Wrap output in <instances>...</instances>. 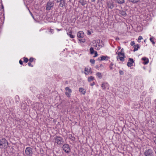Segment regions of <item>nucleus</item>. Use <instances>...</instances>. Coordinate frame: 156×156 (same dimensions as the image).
I'll return each instance as SVG.
<instances>
[{
    "instance_id": "19",
    "label": "nucleus",
    "mask_w": 156,
    "mask_h": 156,
    "mask_svg": "<svg viewBox=\"0 0 156 156\" xmlns=\"http://www.w3.org/2000/svg\"><path fill=\"white\" fill-rule=\"evenodd\" d=\"M116 1L119 4H122L124 2V0H116Z\"/></svg>"
},
{
    "instance_id": "43",
    "label": "nucleus",
    "mask_w": 156,
    "mask_h": 156,
    "mask_svg": "<svg viewBox=\"0 0 156 156\" xmlns=\"http://www.w3.org/2000/svg\"><path fill=\"white\" fill-rule=\"evenodd\" d=\"M95 47H97V44H96V45H95Z\"/></svg>"
},
{
    "instance_id": "6",
    "label": "nucleus",
    "mask_w": 156,
    "mask_h": 156,
    "mask_svg": "<svg viewBox=\"0 0 156 156\" xmlns=\"http://www.w3.org/2000/svg\"><path fill=\"white\" fill-rule=\"evenodd\" d=\"M63 150L66 153H68L70 151V148L68 144H64L62 147Z\"/></svg>"
},
{
    "instance_id": "1",
    "label": "nucleus",
    "mask_w": 156,
    "mask_h": 156,
    "mask_svg": "<svg viewBox=\"0 0 156 156\" xmlns=\"http://www.w3.org/2000/svg\"><path fill=\"white\" fill-rule=\"evenodd\" d=\"M8 143L5 138L0 139V147L1 148H6L8 147Z\"/></svg>"
},
{
    "instance_id": "9",
    "label": "nucleus",
    "mask_w": 156,
    "mask_h": 156,
    "mask_svg": "<svg viewBox=\"0 0 156 156\" xmlns=\"http://www.w3.org/2000/svg\"><path fill=\"white\" fill-rule=\"evenodd\" d=\"M107 6L109 8L113 9L114 7L113 2L112 1H109L107 2Z\"/></svg>"
},
{
    "instance_id": "11",
    "label": "nucleus",
    "mask_w": 156,
    "mask_h": 156,
    "mask_svg": "<svg viewBox=\"0 0 156 156\" xmlns=\"http://www.w3.org/2000/svg\"><path fill=\"white\" fill-rule=\"evenodd\" d=\"M109 58V57L107 56H104L101 57V59H99V58H98V59L100 61H102L105 60H108Z\"/></svg>"
},
{
    "instance_id": "5",
    "label": "nucleus",
    "mask_w": 156,
    "mask_h": 156,
    "mask_svg": "<svg viewBox=\"0 0 156 156\" xmlns=\"http://www.w3.org/2000/svg\"><path fill=\"white\" fill-rule=\"evenodd\" d=\"M54 5V3L53 2L49 1L47 3L46 6V9L47 10H49L50 9L51 7Z\"/></svg>"
},
{
    "instance_id": "28",
    "label": "nucleus",
    "mask_w": 156,
    "mask_h": 156,
    "mask_svg": "<svg viewBox=\"0 0 156 156\" xmlns=\"http://www.w3.org/2000/svg\"><path fill=\"white\" fill-rule=\"evenodd\" d=\"M94 54H95V55L94 56V57H96L98 55V54L97 53V52L96 51L95 52Z\"/></svg>"
},
{
    "instance_id": "32",
    "label": "nucleus",
    "mask_w": 156,
    "mask_h": 156,
    "mask_svg": "<svg viewBox=\"0 0 156 156\" xmlns=\"http://www.w3.org/2000/svg\"><path fill=\"white\" fill-rule=\"evenodd\" d=\"M33 60H34V58H30L29 59L30 61V62H33Z\"/></svg>"
},
{
    "instance_id": "39",
    "label": "nucleus",
    "mask_w": 156,
    "mask_h": 156,
    "mask_svg": "<svg viewBox=\"0 0 156 156\" xmlns=\"http://www.w3.org/2000/svg\"><path fill=\"white\" fill-rule=\"evenodd\" d=\"M28 65L29 66H30L31 65V62H29L28 63Z\"/></svg>"
},
{
    "instance_id": "23",
    "label": "nucleus",
    "mask_w": 156,
    "mask_h": 156,
    "mask_svg": "<svg viewBox=\"0 0 156 156\" xmlns=\"http://www.w3.org/2000/svg\"><path fill=\"white\" fill-rule=\"evenodd\" d=\"M140 0H129V1L133 3H136L139 1Z\"/></svg>"
},
{
    "instance_id": "22",
    "label": "nucleus",
    "mask_w": 156,
    "mask_h": 156,
    "mask_svg": "<svg viewBox=\"0 0 156 156\" xmlns=\"http://www.w3.org/2000/svg\"><path fill=\"white\" fill-rule=\"evenodd\" d=\"M67 34L69 36V37L71 38H73L74 37L71 34V32H69V33H67Z\"/></svg>"
},
{
    "instance_id": "14",
    "label": "nucleus",
    "mask_w": 156,
    "mask_h": 156,
    "mask_svg": "<svg viewBox=\"0 0 156 156\" xmlns=\"http://www.w3.org/2000/svg\"><path fill=\"white\" fill-rule=\"evenodd\" d=\"M133 47L134 48L133 51H135L138 50V48H139V46L138 44H136V45H134Z\"/></svg>"
},
{
    "instance_id": "26",
    "label": "nucleus",
    "mask_w": 156,
    "mask_h": 156,
    "mask_svg": "<svg viewBox=\"0 0 156 156\" xmlns=\"http://www.w3.org/2000/svg\"><path fill=\"white\" fill-rule=\"evenodd\" d=\"M28 61V59L27 58H24V62H27Z\"/></svg>"
},
{
    "instance_id": "38",
    "label": "nucleus",
    "mask_w": 156,
    "mask_h": 156,
    "mask_svg": "<svg viewBox=\"0 0 156 156\" xmlns=\"http://www.w3.org/2000/svg\"><path fill=\"white\" fill-rule=\"evenodd\" d=\"M19 63L21 65H22L23 63V62L22 61L20 60L19 61Z\"/></svg>"
},
{
    "instance_id": "2",
    "label": "nucleus",
    "mask_w": 156,
    "mask_h": 156,
    "mask_svg": "<svg viewBox=\"0 0 156 156\" xmlns=\"http://www.w3.org/2000/svg\"><path fill=\"white\" fill-rule=\"evenodd\" d=\"M54 142L55 144H56L59 146L63 144L64 143L63 140L61 137H55L54 139Z\"/></svg>"
},
{
    "instance_id": "10",
    "label": "nucleus",
    "mask_w": 156,
    "mask_h": 156,
    "mask_svg": "<svg viewBox=\"0 0 156 156\" xmlns=\"http://www.w3.org/2000/svg\"><path fill=\"white\" fill-rule=\"evenodd\" d=\"M77 37L80 38H82L84 36V33L82 31H80L77 34Z\"/></svg>"
},
{
    "instance_id": "16",
    "label": "nucleus",
    "mask_w": 156,
    "mask_h": 156,
    "mask_svg": "<svg viewBox=\"0 0 156 156\" xmlns=\"http://www.w3.org/2000/svg\"><path fill=\"white\" fill-rule=\"evenodd\" d=\"M79 91L83 94H85L86 93L85 91L84 90V89L82 88H80L79 89Z\"/></svg>"
},
{
    "instance_id": "13",
    "label": "nucleus",
    "mask_w": 156,
    "mask_h": 156,
    "mask_svg": "<svg viewBox=\"0 0 156 156\" xmlns=\"http://www.w3.org/2000/svg\"><path fill=\"white\" fill-rule=\"evenodd\" d=\"M85 74L87 75L90 71V69H88L87 68H85Z\"/></svg>"
},
{
    "instance_id": "3",
    "label": "nucleus",
    "mask_w": 156,
    "mask_h": 156,
    "mask_svg": "<svg viewBox=\"0 0 156 156\" xmlns=\"http://www.w3.org/2000/svg\"><path fill=\"white\" fill-rule=\"evenodd\" d=\"M145 156H154V152L151 149L147 150L144 153Z\"/></svg>"
},
{
    "instance_id": "8",
    "label": "nucleus",
    "mask_w": 156,
    "mask_h": 156,
    "mask_svg": "<svg viewBox=\"0 0 156 156\" xmlns=\"http://www.w3.org/2000/svg\"><path fill=\"white\" fill-rule=\"evenodd\" d=\"M129 62L127 63V65L129 67H131L133 66V64L134 62V61L133 59L129 58Z\"/></svg>"
},
{
    "instance_id": "4",
    "label": "nucleus",
    "mask_w": 156,
    "mask_h": 156,
    "mask_svg": "<svg viewBox=\"0 0 156 156\" xmlns=\"http://www.w3.org/2000/svg\"><path fill=\"white\" fill-rule=\"evenodd\" d=\"M25 153L27 155H32L33 154L32 149L30 147H27L25 150Z\"/></svg>"
},
{
    "instance_id": "21",
    "label": "nucleus",
    "mask_w": 156,
    "mask_h": 156,
    "mask_svg": "<svg viewBox=\"0 0 156 156\" xmlns=\"http://www.w3.org/2000/svg\"><path fill=\"white\" fill-rule=\"evenodd\" d=\"M94 79V78L93 76H90L88 78V81L89 82H90L92 80H93Z\"/></svg>"
},
{
    "instance_id": "25",
    "label": "nucleus",
    "mask_w": 156,
    "mask_h": 156,
    "mask_svg": "<svg viewBox=\"0 0 156 156\" xmlns=\"http://www.w3.org/2000/svg\"><path fill=\"white\" fill-rule=\"evenodd\" d=\"M90 62L92 64H94L95 63V61L93 59H91L90 61Z\"/></svg>"
},
{
    "instance_id": "7",
    "label": "nucleus",
    "mask_w": 156,
    "mask_h": 156,
    "mask_svg": "<svg viewBox=\"0 0 156 156\" xmlns=\"http://www.w3.org/2000/svg\"><path fill=\"white\" fill-rule=\"evenodd\" d=\"M65 90L67 91L65 92L66 95L68 97H70L71 95V93L72 92V90L71 89H69V87H67L65 88Z\"/></svg>"
},
{
    "instance_id": "35",
    "label": "nucleus",
    "mask_w": 156,
    "mask_h": 156,
    "mask_svg": "<svg viewBox=\"0 0 156 156\" xmlns=\"http://www.w3.org/2000/svg\"><path fill=\"white\" fill-rule=\"evenodd\" d=\"M113 66V64L112 63L111 64V66H110V68L111 69H112L113 68L112 67V66Z\"/></svg>"
},
{
    "instance_id": "44",
    "label": "nucleus",
    "mask_w": 156,
    "mask_h": 156,
    "mask_svg": "<svg viewBox=\"0 0 156 156\" xmlns=\"http://www.w3.org/2000/svg\"><path fill=\"white\" fill-rule=\"evenodd\" d=\"M121 49V47H118V49L119 50Z\"/></svg>"
},
{
    "instance_id": "40",
    "label": "nucleus",
    "mask_w": 156,
    "mask_h": 156,
    "mask_svg": "<svg viewBox=\"0 0 156 156\" xmlns=\"http://www.w3.org/2000/svg\"><path fill=\"white\" fill-rule=\"evenodd\" d=\"M94 84H95V83L94 82H93L92 83L90 84V85L91 86H93Z\"/></svg>"
},
{
    "instance_id": "20",
    "label": "nucleus",
    "mask_w": 156,
    "mask_h": 156,
    "mask_svg": "<svg viewBox=\"0 0 156 156\" xmlns=\"http://www.w3.org/2000/svg\"><path fill=\"white\" fill-rule=\"evenodd\" d=\"M90 52L91 54H94V48L92 47H91L90 49Z\"/></svg>"
},
{
    "instance_id": "30",
    "label": "nucleus",
    "mask_w": 156,
    "mask_h": 156,
    "mask_svg": "<svg viewBox=\"0 0 156 156\" xmlns=\"http://www.w3.org/2000/svg\"><path fill=\"white\" fill-rule=\"evenodd\" d=\"M87 34L88 35H90L91 34V32L89 30H88L87 31Z\"/></svg>"
},
{
    "instance_id": "36",
    "label": "nucleus",
    "mask_w": 156,
    "mask_h": 156,
    "mask_svg": "<svg viewBox=\"0 0 156 156\" xmlns=\"http://www.w3.org/2000/svg\"><path fill=\"white\" fill-rule=\"evenodd\" d=\"M119 72L121 75H123V72L122 71H120Z\"/></svg>"
},
{
    "instance_id": "12",
    "label": "nucleus",
    "mask_w": 156,
    "mask_h": 156,
    "mask_svg": "<svg viewBox=\"0 0 156 156\" xmlns=\"http://www.w3.org/2000/svg\"><path fill=\"white\" fill-rule=\"evenodd\" d=\"M142 60L145 61V62H143V63L144 64H147L149 62V61H148V59L146 57L143 58H142Z\"/></svg>"
},
{
    "instance_id": "42",
    "label": "nucleus",
    "mask_w": 156,
    "mask_h": 156,
    "mask_svg": "<svg viewBox=\"0 0 156 156\" xmlns=\"http://www.w3.org/2000/svg\"><path fill=\"white\" fill-rule=\"evenodd\" d=\"M123 48H122L121 50V52H122V51H123Z\"/></svg>"
},
{
    "instance_id": "29",
    "label": "nucleus",
    "mask_w": 156,
    "mask_h": 156,
    "mask_svg": "<svg viewBox=\"0 0 156 156\" xmlns=\"http://www.w3.org/2000/svg\"><path fill=\"white\" fill-rule=\"evenodd\" d=\"M79 40L80 43H83L85 42V40H84V41H83L82 39H80Z\"/></svg>"
},
{
    "instance_id": "31",
    "label": "nucleus",
    "mask_w": 156,
    "mask_h": 156,
    "mask_svg": "<svg viewBox=\"0 0 156 156\" xmlns=\"http://www.w3.org/2000/svg\"><path fill=\"white\" fill-rule=\"evenodd\" d=\"M135 44L134 42V41H132L131 42L130 44L132 46H133Z\"/></svg>"
},
{
    "instance_id": "17",
    "label": "nucleus",
    "mask_w": 156,
    "mask_h": 156,
    "mask_svg": "<svg viewBox=\"0 0 156 156\" xmlns=\"http://www.w3.org/2000/svg\"><path fill=\"white\" fill-rule=\"evenodd\" d=\"M96 75L98 76V77L100 79H101L102 78V76L101 75V74L100 73L98 72L96 74Z\"/></svg>"
},
{
    "instance_id": "18",
    "label": "nucleus",
    "mask_w": 156,
    "mask_h": 156,
    "mask_svg": "<svg viewBox=\"0 0 156 156\" xmlns=\"http://www.w3.org/2000/svg\"><path fill=\"white\" fill-rule=\"evenodd\" d=\"M119 59L121 61L123 62V61H124V58L125 57H125H124V56L120 57V55H119Z\"/></svg>"
},
{
    "instance_id": "37",
    "label": "nucleus",
    "mask_w": 156,
    "mask_h": 156,
    "mask_svg": "<svg viewBox=\"0 0 156 156\" xmlns=\"http://www.w3.org/2000/svg\"><path fill=\"white\" fill-rule=\"evenodd\" d=\"M143 38H142V37L141 36H140L139 37V38H138V40H141Z\"/></svg>"
},
{
    "instance_id": "15",
    "label": "nucleus",
    "mask_w": 156,
    "mask_h": 156,
    "mask_svg": "<svg viewBox=\"0 0 156 156\" xmlns=\"http://www.w3.org/2000/svg\"><path fill=\"white\" fill-rule=\"evenodd\" d=\"M107 84V83H103L101 85L102 88L104 89H105Z\"/></svg>"
},
{
    "instance_id": "27",
    "label": "nucleus",
    "mask_w": 156,
    "mask_h": 156,
    "mask_svg": "<svg viewBox=\"0 0 156 156\" xmlns=\"http://www.w3.org/2000/svg\"><path fill=\"white\" fill-rule=\"evenodd\" d=\"M120 54L122 56L125 57V55L124 53L122 52H120Z\"/></svg>"
},
{
    "instance_id": "33",
    "label": "nucleus",
    "mask_w": 156,
    "mask_h": 156,
    "mask_svg": "<svg viewBox=\"0 0 156 156\" xmlns=\"http://www.w3.org/2000/svg\"><path fill=\"white\" fill-rule=\"evenodd\" d=\"M70 139L73 140L74 141L75 139V137H70Z\"/></svg>"
},
{
    "instance_id": "41",
    "label": "nucleus",
    "mask_w": 156,
    "mask_h": 156,
    "mask_svg": "<svg viewBox=\"0 0 156 156\" xmlns=\"http://www.w3.org/2000/svg\"><path fill=\"white\" fill-rule=\"evenodd\" d=\"M92 2H95L96 0H91Z\"/></svg>"
},
{
    "instance_id": "24",
    "label": "nucleus",
    "mask_w": 156,
    "mask_h": 156,
    "mask_svg": "<svg viewBox=\"0 0 156 156\" xmlns=\"http://www.w3.org/2000/svg\"><path fill=\"white\" fill-rule=\"evenodd\" d=\"M150 41L152 42V44H155L154 42L153 41V39L152 37H151L150 39Z\"/></svg>"
},
{
    "instance_id": "45",
    "label": "nucleus",
    "mask_w": 156,
    "mask_h": 156,
    "mask_svg": "<svg viewBox=\"0 0 156 156\" xmlns=\"http://www.w3.org/2000/svg\"><path fill=\"white\" fill-rule=\"evenodd\" d=\"M99 49H100L99 48H96V49H97V50Z\"/></svg>"
},
{
    "instance_id": "34",
    "label": "nucleus",
    "mask_w": 156,
    "mask_h": 156,
    "mask_svg": "<svg viewBox=\"0 0 156 156\" xmlns=\"http://www.w3.org/2000/svg\"><path fill=\"white\" fill-rule=\"evenodd\" d=\"M120 52H118V51H117L116 53L118 55V56L117 57V59H118V57L119 56V55L120 54Z\"/></svg>"
}]
</instances>
